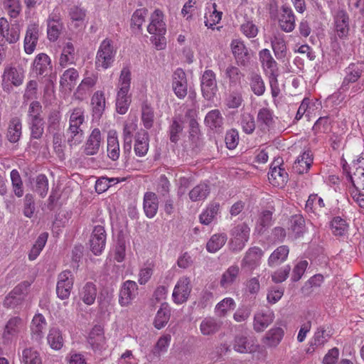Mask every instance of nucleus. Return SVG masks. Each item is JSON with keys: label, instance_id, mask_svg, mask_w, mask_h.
Here are the masks:
<instances>
[{"label": "nucleus", "instance_id": "obj_1", "mask_svg": "<svg viewBox=\"0 0 364 364\" xmlns=\"http://www.w3.org/2000/svg\"><path fill=\"white\" fill-rule=\"evenodd\" d=\"M164 16L161 11L156 9L150 17V23L147 26L148 32L151 35V41L156 50H164L166 47V26Z\"/></svg>", "mask_w": 364, "mask_h": 364}, {"label": "nucleus", "instance_id": "obj_2", "mask_svg": "<svg viewBox=\"0 0 364 364\" xmlns=\"http://www.w3.org/2000/svg\"><path fill=\"white\" fill-rule=\"evenodd\" d=\"M85 122V111L82 107H75L70 111L68 143L70 146L80 144L84 138V132L81 126Z\"/></svg>", "mask_w": 364, "mask_h": 364}, {"label": "nucleus", "instance_id": "obj_3", "mask_svg": "<svg viewBox=\"0 0 364 364\" xmlns=\"http://www.w3.org/2000/svg\"><path fill=\"white\" fill-rule=\"evenodd\" d=\"M117 49L112 40H103L97 51L95 57V68L97 70H107L111 68L115 60Z\"/></svg>", "mask_w": 364, "mask_h": 364}, {"label": "nucleus", "instance_id": "obj_4", "mask_svg": "<svg viewBox=\"0 0 364 364\" xmlns=\"http://www.w3.org/2000/svg\"><path fill=\"white\" fill-rule=\"evenodd\" d=\"M250 228L245 223L235 225L230 232V240L229 246L231 251L240 252L249 240Z\"/></svg>", "mask_w": 364, "mask_h": 364}, {"label": "nucleus", "instance_id": "obj_5", "mask_svg": "<svg viewBox=\"0 0 364 364\" xmlns=\"http://www.w3.org/2000/svg\"><path fill=\"white\" fill-rule=\"evenodd\" d=\"M25 78V70L20 65H7L2 75L4 89L10 85L15 87L21 85Z\"/></svg>", "mask_w": 364, "mask_h": 364}, {"label": "nucleus", "instance_id": "obj_6", "mask_svg": "<svg viewBox=\"0 0 364 364\" xmlns=\"http://www.w3.org/2000/svg\"><path fill=\"white\" fill-rule=\"evenodd\" d=\"M200 90L203 97L208 101H213L218 92V85L215 73L205 70L200 77Z\"/></svg>", "mask_w": 364, "mask_h": 364}, {"label": "nucleus", "instance_id": "obj_7", "mask_svg": "<svg viewBox=\"0 0 364 364\" xmlns=\"http://www.w3.org/2000/svg\"><path fill=\"white\" fill-rule=\"evenodd\" d=\"M346 177L352 183L353 189L364 190V156H360L353 161Z\"/></svg>", "mask_w": 364, "mask_h": 364}, {"label": "nucleus", "instance_id": "obj_8", "mask_svg": "<svg viewBox=\"0 0 364 364\" xmlns=\"http://www.w3.org/2000/svg\"><path fill=\"white\" fill-rule=\"evenodd\" d=\"M192 291L191 279L188 277H182L177 281L173 293L172 299L176 304L180 305L186 302Z\"/></svg>", "mask_w": 364, "mask_h": 364}, {"label": "nucleus", "instance_id": "obj_9", "mask_svg": "<svg viewBox=\"0 0 364 364\" xmlns=\"http://www.w3.org/2000/svg\"><path fill=\"white\" fill-rule=\"evenodd\" d=\"M74 276L71 271L65 270L60 272L58 276L56 285V294L61 300L67 299L70 295V291L73 287Z\"/></svg>", "mask_w": 364, "mask_h": 364}, {"label": "nucleus", "instance_id": "obj_10", "mask_svg": "<svg viewBox=\"0 0 364 364\" xmlns=\"http://www.w3.org/2000/svg\"><path fill=\"white\" fill-rule=\"evenodd\" d=\"M345 76L340 90L345 92L349 89L350 84L357 82L364 73V63H352L345 70Z\"/></svg>", "mask_w": 364, "mask_h": 364}, {"label": "nucleus", "instance_id": "obj_11", "mask_svg": "<svg viewBox=\"0 0 364 364\" xmlns=\"http://www.w3.org/2000/svg\"><path fill=\"white\" fill-rule=\"evenodd\" d=\"M106 231L104 226L98 225L94 227L90 239V250L95 255H100L106 245Z\"/></svg>", "mask_w": 364, "mask_h": 364}, {"label": "nucleus", "instance_id": "obj_12", "mask_svg": "<svg viewBox=\"0 0 364 364\" xmlns=\"http://www.w3.org/2000/svg\"><path fill=\"white\" fill-rule=\"evenodd\" d=\"M233 349L240 353H252L258 350L259 345L254 336L238 335L234 339Z\"/></svg>", "mask_w": 364, "mask_h": 364}, {"label": "nucleus", "instance_id": "obj_13", "mask_svg": "<svg viewBox=\"0 0 364 364\" xmlns=\"http://www.w3.org/2000/svg\"><path fill=\"white\" fill-rule=\"evenodd\" d=\"M26 328V325L22 318L18 316L11 318L6 323L3 333V339L5 342H9L16 337Z\"/></svg>", "mask_w": 364, "mask_h": 364}, {"label": "nucleus", "instance_id": "obj_14", "mask_svg": "<svg viewBox=\"0 0 364 364\" xmlns=\"http://www.w3.org/2000/svg\"><path fill=\"white\" fill-rule=\"evenodd\" d=\"M40 27L38 23H31L28 25L24 37L23 47L26 53L32 54L40 36Z\"/></svg>", "mask_w": 364, "mask_h": 364}, {"label": "nucleus", "instance_id": "obj_15", "mask_svg": "<svg viewBox=\"0 0 364 364\" xmlns=\"http://www.w3.org/2000/svg\"><path fill=\"white\" fill-rule=\"evenodd\" d=\"M138 294V286L132 280L125 281L120 289L119 303L122 306H127Z\"/></svg>", "mask_w": 364, "mask_h": 364}, {"label": "nucleus", "instance_id": "obj_16", "mask_svg": "<svg viewBox=\"0 0 364 364\" xmlns=\"http://www.w3.org/2000/svg\"><path fill=\"white\" fill-rule=\"evenodd\" d=\"M274 319V314L271 310H260L255 312L253 317V329L257 333L263 332Z\"/></svg>", "mask_w": 364, "mask_h": 364}, {"label": "nucleus", "instance_id": "obj_17", "mask_svg": "<svg viewBox=\"0 0 364 364\" xmlns=\"http://www.w3.org/2000/svg\"><path fill=\"white\" fill-rule=\"evenodd\" d=\"M187 80L185 72L181 68H177L173 74L172 88L175 95L180 99H183L187 95Z\"/></svg>", "mask_w": 364, "mask_h": 364}, {"label": "nucleus", "instance_id": "obj_18", "mask_svg": "<svg viewBox=\"0 0 364 364\" xmlns=\"http://www.w3.org/2000/svg\"><path fill=\"white\" fill-rule=\"evenodd\" d=\"M259 59L266 74L276 77L278 75L277 63L273 58L269 50L267 48L261 50L259 52Z\"/></svg>", "mask_w": 364, "mask_h": 364}, {"label": "nucleus", "instance_id": "obj_19", "mask_svg": "<svg viewBox=\"0 0 364 364\" xmlns=\"http://www.w3.org/2000/svg\"><path fill=\"white\" fill-rule=\"evenodd\" d=\"M102 139L100 130L97 128L94 129L83 146L84 153L87 156L97 154L101 146Z\"/></svg>", "mask_w": 364, "mask_h": 364}, {"label": "nucleus", "instance_id": "obj_20", "mask_svg": "<svg viewBox=\"0 0 364 364\" xmlns=\"http://www.w3.org/2000/svg\"><path fill=\"white\" fill-rule=\"evenodd\" d=\"M279 18V25L281 29L286 32H291L295 28L296 17L292 9L288 6H282Z\"/></svg>", "mask_w": 364, "mask_h": 364}, {"label": "nucleus", "instance_id": "obj_21", "mask_svg": "<svg viewBox=\"0 0 364 364\" xmlns=\"http://www.w3.org/2000/svg\"><path fill=\"white\" fill-rule=\"evenodd\" d=\"M263 252L259 247H250L241 262L242 267L248 270L255 269L259 264Z\"/></svg>", "mask_w": 364, "mask_h": 364}, {"label": "nucleus", "instance_id": "obj_22", "mask_svg": "<svg viewBox=\"0 0 364 364\" xmlns=\"http://www.w3.org/2000/svg\"><path fill=\"white\" fill-rule=\"evenodd\" d=\"M33 70L38 75H48L52 70L50 57L44 53L38 54L33 63Z\"/></svg>", "mask_w": 364, "mask_h": 364}, {"label": "nucleus", "instance_id": "obj_23", "mask_svg": "<svg viewBox=\"0 0 364 364\" xmlns=\"http://www.w3.org/2000/svg\"><path fill=\"white\" fill-rule=\"evenodd\" d=\"M232 53L239 65L245 66L249 60V53L244 43L238 39L232 40L230 44Z\"/></svg>", "mask_w": 364, "mask_h": 364}, {"label": "nucleus", "instance_id": "obj_24", "mask_svg": "<svg viewBox=\"0 0 364 364\" xmlns=\"http://www.w3.org/2000/svg\"><path fill=\"white\" fill-rule=\"evenodd\" d=\"M268 179L274 186L283 187L288 181V173L278 162V164L271 166Z\"/></svg>", "mask_w": 364, "mask_h": 364}, {"label": "nucleus", "instance_id": "obj_25", "mask_svg": "<svg viewBox=\"0 0 364 364\" xmlns=\"http://www.w3.org/2000/svg\"><path fill=\"white\" fill-rule=\"evenodd\" d=\"M336 31L339 38H345L349 32V16L347 12L341 9L336 12L334 16Z\"/></svg>", "mask_w": 364, "mask_h": 364}, {"label": "nucleus", "instance_id": "obj_26", "mask_svg": "<svg viewBox=\"0 0 364 364\" xmlns=\"http://www.w3.org/2000/svg\"><path fill=\"white\" fill-rule=\"evenodd\" d=\"M97 294L96 285L93 282H87L79 289L78 295L84 304L90 306L95 303Z\"/></svg>", "mask_w": 364, "mask_h": 364}, {"label": "nucleus", "instance_id": "obj_27", "mask_svg": "<svg viewBox=\"0 0 364 364\" xmlns=\"http://www.w3.org/2000/svg\"><path fill=\"white\" fill-rule=\"evenodd\" d=\"M270 42L275 57L278 60L284 58L287 48L284 35L279 32L274 33L270 38Z\"/></svg>", "mask_w": 364, "mask_h": 364}, {"label": "nucleus", "instance_id": "obj_28", "mask_svg": "<svg viewBox=\"0 0 364 364\" xmlns=\"http://www.w3.org/2000/svg\"><path fill=\"white\" fill-rule=\"evenodd\" d=\"M223 322L212 316L204 318L200 324V331L203 336H212L222 328Z\"/></svg>", "mask_w": 364, "mask_h": 364}, {"label": "nucleus", "instance_id": "obj_29", "mask_svg": "<svg viewBox=\"0 0 364 364\" xmlns=\"http://www.w3.org/2000/svg\"><path fill=\"white\" fill-rule=\"evenodd\" d=\"M92 117L95 119H100L105 109L106 100L102 91L95 92L91 98Z\"/></svg>", "mask_w": 364, "mask_h": 364}, {"label": "nucleus", "instance_id": "obj_30", "mask_svg": "<svg viewBox=\"0 0 364 364\" xmlns=\"http://www.w3.org/2000/svg\"><path fill=\"white\" fill-rule=\"evenodd\" d=\"M284 331L281 327L270 328L262 338L263 344L267 348H275L282 341Z\"/></svg>", "mask_w": 364, "mask_h": 364}, {"label": "nucleus", "instance_id": "obj_31", "mask_svg": "<svg viewBox=\"0 0 364 364\" xmlns=\"http://www.w3.org/2000/svg\"><path fill=\"white\" fill-rule=\"evenodd\" d=\"M88 342L94 350H100L105 348L106 339L104 329L101 326L96 325L92 328L89 334Z\"/></svg>", "mask_w": 364, "mask_h": 364}, {"label": "nucleus", "instance_id": "obj_32", "mask_svg": "<svg viewBox=\"0 0 364 364\" xmlns=\"http://www.w3.org/2000/svg\"><path fill=\"white\" fill-rule=\"evenodd\" d=\"M143 208L147 218H152L156 215L159 208V200L154 193L146 192L144 194Z\"/></svg>", "mask_w": 364, "mask_h": 364}, {"label": "nucleus", "instance_id": "obj_33", "mask_svg": "<svg viewBox=\"0 0 364 364\" xmlns=\"http://www.w3.org/2000/svg\"><path fill=\"white\" fill-rule=\"evenodd\" d=\"M244 74L234 65H229L225 70V78L228 80L229 89L237 88L241 85Z\"/></svg>", "mask_w": 364, "mask_h": 364}, {"label": "nucleus", "instance_id": "obj_34", "mask_svg": "<svg viewBox=\"0 0 364 364\" xmlns=\"http://www.w3.org/2000/svg\"><path fill=\"white\" fill-rule=\"evenodd\" d=\"M149 134L146 131L138 132L135 137L134 150L136 156H144L149 150Z\"/></svg>", "mask_w": 364, "mask_h": 364}, {"label": "nucleus", "instance_id": "obj_35", "mask_svg": "<svg viewBox=\"0 0 364 364\" xmlns=\"http://www.w3.org/2000/svg\"><path fill=\"white\" fill-rule=\"evenodd\" d=\"M46 326V321L44 316L40 314L35 315L31 326L32 339L37 342L40 341L43 336V330Z\"/></svg>", "mask_w": 364, "mask_h": 364}, {"label": "nucleus", "instance_id": "obj_36", "mask_svg": "<svg viewBox=\"0 0 364 364\" xmlns=\"http://www.w3.org/2000/svg\"><path fill=\"white\" fill-rule=\"evenodd\" d=\"M0 41L5 39L10 43H16L19 38V32L15 29H9V24L5 18H0Z\"/></svg>", "mask_w": 364, "mask_h": 364}, {"label": "nucleus", "instance_id": "obj_37", "mask_svg": "<svg viewBox=\"0 0 364 364\" xmlns=\"http://www.w3.org/2000/svg\"><path fill=\"white\" fill-rule=\"evenodd\" d=\"M107 156L112 161H117L120 155V149L117 133L109 132L107 135Z\"/></svg>", "mask_w": 364, "mask_h": 364}, {"label": "nucleus", "instance_id": "obj_38", "mask_svg": "<svg viewBox=\"0 0 364 364\" xmlns=\"http://www.w3.org/2000/svg\"><path fill=\"white\" fill-rule=\"evenodd\" d=\"M22 124L21 119L17 117L11 119L7 129L6 136L8 140L11 143L17 142L22 134Z\"/></svg>", "mask_w": 364, "mask_h": 364}, {"label": "nucleus", "instance_id": "obj_39", "mask_svg": "<svg viewBox=\"0 0 364 364\" xmlns=\"http://www.w3.org/2000/svg\"><path fill=\"white\" fill-rule=\"evenodd\" d=\"M289 252V249L288 246L281 245L278 247L269 257L267 261L268 265L271 267L279 265L286 261Z\"/></svg>", "mask_w": 364, "mask_h": 364}, {"label": "nucleus", "instance_id": "obj_40", "mask_svg": "<svg viewBox=\"0 0 364 364\" xmlns=\"http://www.w3.org/2000/svg\"><path fill=\"white\" fill-rule=\"evenodd\" d=\"M312 162L313 159L311 154L309 151H305L298 156L297 159L294 163L293 169L296 173L302 174L308 171Z\"/></svg>", "mask_w": 364, "mask_h": 364}, {"label": "nucleus", "instance_id": "obj_41", "mask_svg": "<svg viewBox=\"0 0 364 364\" xmlns=\"http://www.w3.org/2000/svg\"><path fill=\"white\" fill-rule=\"evenodd\" d=\"M129 91L117 90L115 100L116 111L119 114H124L129 109L131 104Z\"/></svg>", "mask_w": 364, "mask_h": 364}, {"label": "nucleus", "instance_id": "obj_42", "mask_svg": "<svg viewBox=\"0 0 364 364\" xmlns=\"http://www.w3.org/2000/svg\"><path fill=\"white\" fill-rule=\"evenodd\" d=\"M171 316V309L167 303L161 304L158 310L154 321V326L157 329H161L168 322Z\"/></svg>", "mask_w": 364, "mask_h": 364}, {"label": "nucleus", "instance_id": "obj_43", "mask_svg": "<svg viewBox=\"0 0 364 364\" xmlns=\"http://www.w3.org/2000/svg\"><path fill=\"white\" fill-rule=\"evenodd\" d=\"M205 123L211 129L220 132L223 124V117L220 110L213 109L208 112L205 117Z\"/></svg>", "mask_w": 364, "mask_h": 364}, {"label": "nucleus", "instance_id": "obj_44", "mask_svg": "<svg viewBox=\"0 0 364 364\" xmlns=\"http://www.w3.org/2000/svg\"><path fill=\"white\" fill-rule=\"evenodd\" d=\"M26 287L24 284L16 286L5 298L4 305L6 307H14L18 305L23 298V289Z\"/></svg>", "mask_w": 364, "mask_h": 364}, {"label": "nucleus", "instance_id": "obj_45", "mask_svg": "<svg viewBox=\"0 0 364 364\" xmlns=\"http://www.w3.org/2000/svg\"><path fill=\"white\" fill-rule=\"evenodd\" d=\"M235 306L236 304L233 299L226 297L216 304L214 311L218 317L224 318L235 308Z\"/></svg>", "mask_w": 364, "mask_h": 364}, {"label": "nucleus", "instance_id": "obj_46", "mask_svg": "<svg viewBox=\"0 0 364 364\" xmlns=\"http://www.w3.org/2000/svg\"><path fill=\"white\" fill-rule=\"evenodd\" d=\"M225 233L214 234L211 236L206 244V249L210 253H215L220 250L227 242Z\"/></svg>", "mask_w": 364, "mask_h": 364}, {"label": "nucleus", "instance_id": "obj_47", "mask_svg": "<svg viewBox=\"0 0 364 364\" xmlns=\"http://www.w3.org/2000/svg\"><path fill=\"white\" fill-rule=\"evenodd\" d=\"M240 272V268L237 265L234 264L228 268L223 274L220 284L223 288L230 287L237 279Z\"/></svg>", "mask_w": 364, "mask_h": 364}, {"label": "nucleus", "instance_id": "obj_48", "mask_svg": "<svg viewBox=\"0 0 364 364\" xmlns=\"http://www.w3.org/2000/svg\"><path fill=\"white\" fill-rule=\"evenodd\" d=\"M210 192V186L205 183H201L196 186L190 192L189 198L193 201L204 200Z\"/></svg>", "mask_w": 364, "mask_h": 364}, {"label": "nucleus", "instance_id": "obj_49", "mask_svg": "<svg viewBox=\"0 0 364 364\" xmlns=\"http://www.w3.org/2000/svg\"><path fill=\"white\" fill-rule=\"evenodd\" d=\"M220 204L218 203H211L207 208L200 215V222L204 225L210 224L216 218L219 213Z\"/></svg>", "mask_w": 364, "mask_h": 364}, {"label": "nucleus", "instance_id": "obj_50", "mask_svg": "<svg viewBox=\"0 0 364 364\" xmlns=\"http://www.w3.org/2000/svg\"><path fill=\"white\" fill-rule=\"evenodd\" d=\"M63 23L60 21L58 18H54V17H49L48 20V28H47V33H48V38L50 41H55L62 30H63Z\"/></svg>", "mask_w": 364, "mask_h": 364}, {"label": "nucleus", "instance_id": "obj_51", "mask_svg": "<svg viewBox=\"0 0 364 364\" xmlns=\"http://www.w3.org/2000/svg\"><path fill=\"white\" fill-rule=\"evenodd\" d=\"M75 60V48L72 43L68 42L63 48V50L59 59L60 65L65 68L69 64L74 63Z\"/></svg>", "mask_w": 364, "mask_h": 364}, {"label": "nucleus", "instance_id": "obj_52", "mask_svg": "<svg viewBox=\"0 0 364 364\" xmlns=\"http://www.w3.org/2000/svg\"><path fill=\"white\" fill-rule=\"evenodd\" d=\"M257 120L259 126L262 129L270 127L274 122L273 112L267 107L259 109L257 113Z\"/></svg>", "mask_w": 364, "mask_h": 364}, {"label": "nucleus", "instance_id": "obj_53", "mask_svg": "<svg viewBox=\"0 0 364 364\" xmlns=\"http://www.w3.org/2000/svg\"><path fill=\"white\" fill-rule=\"evenodd\" d=\"M249 80L251 90L254 94L257 96L262 95L265 92V85L261 75L256 73H252Z\"/></svg>", "mask_w": 364, "mask_h": 364}, {"label": "nucleus", "instance_id": "obj_54", "mask_svg": "<svg viewBox=\"0 0 364 364\" xmlns=\"http://www.w3.org/2000/svg\"><path fill=\"white\" fill-rule=\"evenodd\" d=\"M47 340L50 348L54 350H60L63 346V338L58 328L53 327L50 329Z\"/></svg>", "mask_w": 364, "mask_h": 364}, {"label": "nucleus", "instance_id": "obj_55", "mask_svg": "<svg viewBox=\"0 0 364 364\" xmlns=\"http://www.w3.org/2000/svg\"><path fill=\"white\" fill-rule=\"evenodd\" d=\"M78 77L79 73L77 70L75 68H69L60 77V85L70 90L75 85Z\"/></svg>", "mask_w": 364, "mask_h": 364}, {"label": "nucleus", "instance_id": "obj_56", "mask_svg": "<svg viewBox=\"0 0 364 364\" xmlns=\"http://www.w3.org/2000/svg\"><path fill=\"white\" fill-rule=\"evenodd\" d=\"M242 92L237 88L229 89V94L225 99V104L230 109L238 108L242 103Z\"/></svg>", "mask_w": 364, "mask_h": 364}, {"label": "nucleus", "instance_id": "obj_57", "mask_svg": "<svg viewBox=\"0 0 364 364\" xmlns=\"http://www.w3.org/2000/svg\"><path fill=\"white\" fill-rule=\"evenodd\" d=\"M324 206L323 200L321 197L317 194H311L306 203L305 209L308 213H318Z\"/></svg>", "mask_w": 364, "mask_h": 364}, {"label": "nucleus", "instance_id": "obj_58", "mask_svg": "<svg viewBox=\"0 0 364 364\" xmlns=\"http://www.w3.org/2000/svg\"><path fill=\"white\" fill-rule=\"evenodd\" d=\"M21 364H42L41 358L37 350L31 348H26L22 352Z\"/></svg>", "mask_w": 364, "mask_h": 364}, {"label": "nucleus", "instance_id": "obj_59", "mask_svg": "<svg viewBox=\"0 0 364 364\" xmlns=\"http://www.w3.org/2000/svg\"><path fill=\"white\" fill-rule=\"evenodd\" d=\"M61 114L58 110L50 112L48 116L47 131L50 133L58 132L60 130Z\"/></svg>", "mask_w": 364, "mask_h": 364}, {"label": "nucleus", "instance_id": "obj_60", "mask_svg": "<svg viewBox=\"0 0 364 364\" xmlns=\"http://www.w3.org/2000/svg\"><path fill=\"white\" fill-rule=\"evenodd\" d=\"M131 70L128 66H124L120 73L117 86V90L129 91L131 86Z\"/></svg>", "mask_w": 364, "mask_h": 364}, {"label": "nucleus", "instance_id": "obj_61", "mask_svg": "<svg viewBox=\"0 0 364 364\" xmlns=\"http://www.w3.org/2000/svg\"><path fill=\"white\" fill-rule=\"evenodd\" d=\"M28 124L31 130V138L36 139H41L44 132L43 119H28Z\"/></svg>", "mask_w": 364, "mask_h": 364}, {"label": "nucleus", "instance_id": "obj_62", "mask_svg": "<svg viewBox=\"0 0 364 364\" xmlns=\"http://www.w3.org/2000/svg\"><path fill=\"white\" fill-rule=\"evenodd\" d=\"M331 227L333 234L336 236H343L348 230L346 220L341 217H335L331 223Z\"/></svg>", "mask_w": 364, "mask_h": 364}, {"label": "nucleus", "instance_id": "obj_63", "mask_svg": "<svg viewBox=\"0 0 364 364\" xmlns=\"http://www.w3.org/2000/svg\"><path fill=\"white\" fill-rule=\"evenodd\" d=\"M148 10L146 9H136L132 16V28L137 29L139 31H141V26L145 21V18L147 16Z\"/></svg>", "mask_w": 364, "mask_h": 364}, {"label": "nucleus", "instance_id": "obj_64", "mask_svg": "<svg viewBox=\"0 0 364 364\" xmlns=\"http://www.w3.org/2000/svg\"><path fill=\"white\" fill-rule=\"evenodd\" d=\"M291 229L296 237H300L304 232L305 220L301 215H294L291 218Z\"/></svg>", "mask_w": 364, "mask_h": 364}]
</instances>
